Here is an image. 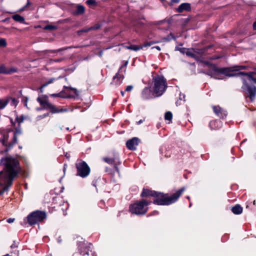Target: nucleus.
<instances>
[{
    "mask_svg": "<svg viewBox=\"0 0 256 256\" xmlns=\"http://www.w3.org/2000/svg\"><path fill=\"white\" fill-rule=\"evenodd\" d=\"M211 69L207 72V74L215 79L222 80L220 74H224L226 76H240L242 81L241 87L244 96V86L245 84L244 79L246 78V74L250 73H256V65L253 67L248 66H234L232 67L218 68L214 64H210Z\"/></svg>",
    "mask_w": 256,
    "mask_h": 256,
    "instance_id": "nucleus-1",
    "label": "nucleus"
},
{
    "mask_svg": "<svg viewBox=\"0 0 256 256\" xmlns=\"http://www.w3.org/2000/svg\"><path fill=\"white\" fill-rule=\"evenodd\" d=\"M0 163L4 166L6 172H3L0 180H4L6 183V186L10 187L12 184L14 178L18 174V170L16 168H19V162L16 158L9 156L2 158Z\"/></svg>",
    "mask_w": 256,
    "mask_h": 256,
    "instance_id": "nucleus-2",
    "label": "nucleus"
},
{
    "mask_svg": "<svg viewBox=\"0 0 256 256\" xmlns=\"http://www.w3.org/2000/svg\"><path fill=\"white\" fill-rule=\"evenodd\" d=\"M185 190L186 188L182 187L170 196L168 194L156 192V194L154 198H153L152 203L158 206H168L172 204L178 200Z\"/></svg>",
    "mask_w": 256,
    "mask_h": 256,
    "instance_id": "nucleus-3",
    "label": "nucleus"
},
{
    "mask_svg": "<svg viewBox=\"0 0 256 256\" xmlns=\"http://www.w3.org/2000/svg\"><path fill=\"white\" fill-rule=\"evenodd\" d=\"M246 78L244 79V97L248 102H252L256 98V73L246 74Z\"/></svg>",
    "mask_w": 256,
    "mask_h": 256,
    "instance_id": "nucleus-4",
    "label": "nucleus"
},
{
    "mask_svg": "<svg viewBox=\"0 0 256 256\" xmlns=\"http://www.w3.org/2000/svg\"><path fill=\"white\" fill-rule=\"evenodd\" d=\"M102 160L105 162L113 165L112 168L106 167L104 170L106 172L112 177L114 176L116 172L120 175V170L118 166L121 164V162L118 153L112 152L110 156L104 157Z\"/></svg>",
    "mask_w": 256,
    "mask_h": 256,
    "instance_id": "nucleus-5",
    "label": "nucleus"
},
{
    "mask_svg": "<svg viewBox=\"0 0 256 256\" xmlns=\"http://www.w3.org/2000/svg\"><path fill=\"white\" fill-rule=\"evenodd\" d=\"M151 203V201L142 198L140 200H138L136 202L131 204L129 206V210L133 214L144 215L148 211V206Z\"/></svg>",
    "mask_w": 256,
    "mask_h": 256,
    "instance_id": "nucleus-6",
    "label": "nucleus"
},
{
    "mask_svg": "<svg viewBox=\"0 0 256 256\" xmlns=\"http://www.w3.org/2000/svg\"><path fill=\"white\" fill-rule=\"evenodd\" d=\"M153 91L157 96H161L166 91L168 86L166 80L162 75H157L152 78Z\"/></svg>",
    "mask_w": 256,
    "mask_h": 256,
    "instance_id": "nucleus-7",
    "label": "nucleus"
},
{
    "mask_svg": "<svg viewBox=\"0 0 256 256\" xmlns=\"http://www.w3.org/2000/svg\"><path fill=\"white\" fill-rule=\"evenodd\" d=\"M72 256H96V254L91 243L82 242L78 246V251L74 252Z\"/></svg>",
    "mask_w": 256,
    "mask_h": 256,
    "instance_id": "nucleus-8",
    "label": "nucleus"
},
{
    "mask_svg": "<svg viewBox=\"0 0 256 256\" xmlns=\"http://www.w3.org/2000/svg\"><path fill=\"white\" fill-rule=\"evenodd\" d=\"M46 213L44 211L36 210L30 213L27 216V222L30 226L42 222L46 218Z\"/></svg>",
    "mask_w": 256,
    "mask_h": 256,
    "instance_id": "nucleus-9",
    "label": "nucleus"
},
{
    "mask_svg": "<svg viewBox=\"0 0 256 256\" xmlns=\"http://www.w3.org/2000/svg\"><path fill=\"white\" fill-rule=\"evenodd\" d=\"M48 96L44 95L42 98L38 97L36 99L37 101L40 103L42 108L46 110H50V112L52 114H56L63 112L66 111V110L63 109L60 107H56L55 106L50 103L48 101Z\"/></svg>",
    "mask_w": 256,
    "mask_h": 256,
    "instance_id": "nucleus-10",
    "label": "nucleus"
},
{
    "mask_svg": "<svg viewBox=\"0 0 256 256\" xmlns=\"http://www.w3.org/2000/svg\"><path fill=\"white\" fill-rule=\"evenodd\" d=\"M76 175L82 178H86L90 172V168L88 164L82 160H78L76 163Z\"/></svg>",
    "mask_w": 256,
    "mask_h": 256,
    "instance_id": "nucleus-11",
    "label": "nucleus"
},
{
    "mask_svg": "<svg viewBox=\"0 0 256 256\" xmlns=\"http://www.w3.org/2000/svg\"><path fill=\"white\" fill-rule=\"evenodd\" d=\"M64 88L72 90V94H66L65 91L62 90L59 93L51 94H50V96L52 98L58 97L64 98H75L76 96L78 95V92L75 88L70 86H64Z\"/></svg>",
    "mask_w": 256,
    "mask_h": 256,
    "instance_id": "nucleus-12",
    "label": "nucleus"
},
{
    "mask_svg": "<svg viewBox=\"0 0 256 256\" xmlns=\"http://www.w3.org/2000/svg\"><path fill=\"white\" fill-rule=\"evenodd\" d=\"M25 118L26 117L23 114L21 115L20 116H17L16 118V122L18 123V124L14 128V134H13L14 143L16 142V136L22 134V133L20 124L23 122Z\"/></svg>",
    "mask_w": 256,
    "mask_h": 256,
    "instance_id": "nucleus-13",
    "label": "nucleus"
},
{
    "mask_svg": "<svg viewBox=\"0 0 256 256\" xmlns=\"http://www.w3.org/2000/svg\"><path fill=\"white\" fill-rule=\"evenodd\" d=\"M8 134H5L2 135V138L0 139V142L6 148L4 150L5 152H8L18 142V136H16V141L14 143L13 138L10 142H8Z\"/></svg>",
    "mask_w": 256,
    "mask_h": 256,
    "instance_id": "nucleus-14",
    "label": "nucleus"
},
{
    "mask_svg": "<svg viewBox=\"0 0 256 256\" xmlns=\"http://www.w3.org/2000/svg\"><path fill=\"white\" fill-rule=\"evenodd\" d=\"M212 108L214 113L220 118L225 119L226 118L227 112L220 106H213Z\"/></svg>",
    "mask_w": 256,
    "mask_h": 256,
    "instance_id": "nucleus-15",
    "label": "nucleus"
},
{
    "mask_svg": "<svg viewBox=\"0 0 256 256\" xmlns=\"http://www.w3.org/2000/svg\"><path fill=\"white\" fill-rule=\"evenodd\" d=\"M140 142V140L136 137L128 140L126 142L127 148L130 150H135L136 149V146Z\"/></svg>",
    "mask_w": 256,
    "mask_h": 256,
    "instance_id": "nucleus-16",
    "label": "nucleus"
},
{
    "mask_svg": "<svg viewBox=\"0 0 256 256\" xmlns=\"http://www.w3.org/2000/svg\"><path fill=\"white\" fill-rule=\"evenodd\" d=\"M18 69L14 67L7 68L4 64L0 65V74H11L14 72H16Z\"/></svg>",
    "mask_w": 256,
    "mask_h": 256,
    "instance_id": "nucleus-17",
    "label": "nucleus"
},
{
    "mask_svg": "<svg viewBox=\"0 0 256 256\" xmlns=\"http://www.w3.org/2000/svg\"><path fill=\"white\" fill-rule=\"evenodd\" d=\"M157 191L144 188L140 194V197L142 198H146L152 197L154 198Z\"/></svg>",
    "mask_w": 256,
    "mask_h": 256,
    "instance_id": "nucleus-18",
    "label": "nucleus"
},
{
    "mask_svg": "<svg viewBox=\"0 0 256 256\" xmlns=\"http://www.w3.org/2000/svg\"><path fill=\"white\" fill-rule=\"evenodd\" d=\"M124 78V76L122 72L118 70V72L113 77V83L116 86H118L121 84L122 82V80Z\"/></svg>",
    "mask_w": 256,
    "mask_h": 256,
    "instance_id": "nucleus-19",
    "label": "nucleus"
},
{
    "mask_svg": "<svg viewBox=\"0 0 256 256\" xmlns=\"http://www.w3.org/2000/svg\"><path fill=\"white\" fill-rule=\"evenodd\" d=\"M222 126V122L220 120H213L210 122L209 126L212 130H216Z\"/></svg>",
    "mask_w": 256,
    "mask_h": 256,
    "instance_id": "nucleus-20",
    "label": "nucleus"
},
{
    "mask_svg": "<svg viewBox=\"0 0 256 256\" xmlns=\"http://www.w3.org/2000/svg\"><path fill=\"white\" fill-rule=\"evenodd\" d=\"M191 4L190 3L184 2L180 4L176 9L178 12L181 13L184 11L190 12L191 10Z\"/></svg>",
    "mask_w": 256,
    "mask_h": 256,
    "instance_id": "nucleus-21",
    "label": "nucleus"
},
{
    "mask_svg": "<svg viewBox=\"0 0 256 256\" xmlns=\"http://www.w3.org/2000/svg\"><path fill=\"white\" fill-rule=\"evenodd\" d=\"M141 96L143 100H148L152 98V91L150 88L146 87L142 90Z\"/></svg>",
    "mask_w": 256,
    "mask_h": 256,
    "instance_id": "nucleus-22",
    "label": "nucleus"
},
{
    "mask_svg": "<svg viewBox=\"0 0 256 256\" xmlns=\"http://www.w3.org/2000/svg\"><path fill=\"white\" fill-rule=\"evenodd\" d=\"M231 210L234 214H240L242 212L243 208L240 204H236L234 206L232 207Z\"/></svg>",
    "mask_w": 256,
    "mask_h": 256,
    "instance_id": "nucleus-23",
    "label": "nucleus"
},
{
    "mask_svg": "<svg viewBox=\"0 0 256 256\" xmlns=\"http://www.w3.org/2000/svg\"><path fill=\"white\" fill-rule=\"evenodd\" d=\"M12 18L16 22H19L20 24H24V18L18 14H15L12 16Z\"/></svg>",
    "mask_w": 256,
    "mask_h": 256,
    "instance_id": "nucleus-24",
    "label": "nucleus"
},
{
    "mask_svg": "<svg viewBox=\"0 0 256 256\" xmlns=\"http://www.w3.org/2000/svg\"><path fill=\"white\" fill-rule=\"evenodd\" d=\"M126 48L128 50L138 51L142 49L143 48V46L135 44H130L129 46H126Z\"/></svg>",
    "mask_w": 256,
    "mask_h": 256,
    "instance_id": "nucleus-25",
    "label": "nucleus"
},
{
    "mask_svg": "<svg viewBox=\"0 0 256 256\" xmlns=\"http://www.w3.org/2000/svg\"><path fill=\"white\" fill-rule=\"evenodd\" d=\"M9 102V98H6V99H0V110L4 109L8 105Z\"/></svg>",
    "mask_w": 256,
    "mask_h": 256,
    "instance_id": "nucleus-26",
    "label": "nucleus"
},
{
    "mask_svg": "<svg viewBox=\"0 0 256 256\" xmlns=\"http://www.w3.org/2000/svg\"><path fill=\"white\" fill-rule=\"evenodd\" d=\"M85 8L82 5H78L76 14H82L84 13Z\"/></svg>",
    "mask_w": 256,
    "mask_h": 256,
    "instance_id": "nucleus-27",
    "label": "nucleus"
},
{
    "mask_svg": "<svg viewBox=\"0 0 256 256\" xmlns=\"http://www.w3.org/2000/svg\"><path fill=\"white\" fill-rule=\"evenodd\" d=\"M54 80H55L54 78H51L49 79L48 82L42 84L40 88V92H42V89L43 88H45L46 86H48L49 84L52 83Z\"/></svg>",
    "mask_w": 256,
    "mask_h": 256,
    "instance_id": "nucleus-28",
    "label": "nucleus"
},
{
    "mask_svg": "<svg viewBox=\"0 0 256 256\" xmlns=\"http://www.w3.org/2000/svg\"><path fill=\"white\" fill-rule=\"evenodd\" d=\"M186 54L187 56H190L192 58H196V54H194V49H192V50L187 49V50L186 52Z\"/></svg>",
    "mask_w": 256,
    "mask_h": 256,
    "instance_id": "nucleus-29",
    "label": "nucleus"
},
{
    "mask_svg": "<svg viewBox=\"0 0 256 256\" xmlns=\"http://www.w3.org/2000/svg\"><path fill=\"white\" fill-rule=\"evenodd\" d=\"M57 28V26L51 24H48L44 27V30H56Z\"/></svg>",
    "mask_w": 256,
    "mask_h": 256,
    "instance_id": "nucleus-30",
    "label": "nucleus"
},
{
    "mask_svg": "<svg viewBox=\"0 0 256 256\" xmlns=\"http://www.w3.org/2000/svg\"><path fill=\"white\" fill-rule=\"evenodd\" d=\"M86 3L90 8L96 6H97V2L95 0H87Z\"/></svg>",
    "mask_w": 256,
    "mask_h": 256,
    "instance_id": "nucleus-31",
    "label": "nucleus"
},
{
    "mask_svg": "<svg viewBox=\"0 0 256 256\" xmlns=\"http://www.w3.org/2000/svg\"><path fill=\"white\" fill-rule=\"evenodd\" d=\"M172 118V114L171 112H166L164 114V119L169 121H171Z\"/></svg>",
    "mask_w": 256,
    "mask_h": 256,
    "instance_id": "nucleus-32",
    "label": "nucleus"
},
{
    "mask_svg": "<svg viewBox=\"0 0 256 256\" xmlns=\"http://www.w3.org/2000/svg\"><path fill=\"white\" fill-rule=\"evenodd\" d=\"M101 27L102 24L99 23H98L95 24L94 26L90 27L89 30H97L100 29Z\"/></svg>",
    "mask_w": 256,
    "mask_h": 256,
    "instance_id": "nucleus-33",
    "label": "nucleus"
},
{
    "mask_svg": "<svg viewBox=\"0 0 256 256\" xmlns=\"http://www.w3.org/2000/svg\"><path fill=\"white\" fill-rule=\"evenodd\" d=\"M8 98H9L10 100H12V105L16 106L18 104V101L16 98L12 97H8Z\"/></svg>",
    "mask_w": 256,
    "mask_h": 256,
    "instance_id": "nucleus-34",
    "label": "nucleus"
},
{
    "mask_svg": "<svg viewBox=\"0 0 256 256\" xmlns=\"http://www.w3.org/2000/svg\"><path fill=\"white\" fill-rule=\"evenodd\" d=\"M164 39L166 41H170L172 39H174L175 40L176 38L172 33H170V35L168 36L166 38H164Z\"/></svg>",
    "mask_w": 256,
    "mask_h": 256,
    "instance_id": "nucleus-35",
    "label": "nucleus"
},
{
    "mask_svg": "<svg viewBox=\"0 0 256 256\" xmlns=\"http://www.w3.org/2000/svg\"><path fill=\"white\" fill-rule=\"evenodd\" d=\"M6 46V42L4 38H0V47H5Z\"/></svg>",
    "mask_w": 256,
    "mask_h": 256,
    "instance_id": "nucleus-36",
    "label": "nucleus"
},
{
    "mask_svg": "<svg viewBox=\"0 0 256 256\" xmlns=\"http://www.w3.org/2000/svg\"><path fill=\"white\" fill-rule=\"evenodd\" d=\"M31 4H32V3H31L30 2H29L28 0V2H26V4L25 6H24L20 10H19V11H20V12H22V11L24 10L26 8H27L28 6H30V5H31Z\"/></svg>",
    "mask_w": 256,
    "mask_h": 256,
    "instance_id": "nucleus-37",
    "label": "nucleus"
},
{
    "mask_svg": "<svg viewBox=\"0 0 256 256\" xmlns=\"http://www.w3.org/2000/svg\"><path fill=\"white\" fill-rule=\"evenodd\" d=\"M90 31V30H89V28H84L79 31H78V33L80 34V32H87Z\"/></svg>",
    "mask_w": 256,
    "mask_h": 256,
    "instance_id": "nucleus-38",
    "label": "nucleus"
},
{
    "mask_svg": "<svg viewBox=\"0 0 256 256\" xmlns=\"http://www.w3.org/2000/svg\"><path fill=\"white\" fill-rule=\"evenodd\" d=\"M133 88L132 86H128L125 89V91L130 92L133 89Z\"/></svg>",
    "mask_w": 256,
    "mask_h": 256,
    "instance_id": "nucleus-39",
    "label": "nucleus"
},
{
    "mask_svg": "<svg viewBox=\"0 0 256 256\" xmlns=\"http://www.w3.org/2000/svg\"><path fill=\"white\" fill-rule=\"evenodd\" d=\"M128 61L126 62H124V64L120 67V68H119L118 70L120 71L121 72H122V70L123 68L124 67H126V66L128 65Z\"/></svg>",
    "mask_w": 256,
    "mask_h": 256,
    "instance_id": "nucleus-40",
    "label": "nucleus"
},
{
    "mask_svg": "<svg viewBox=\"0 0 256 256\" xmlns=\"http://www.w3.org/2000/svg\"><path fill=\"white\" fill-rule=\"evenodd\" d=\"M18 247V244L16 243V241L13 242V244L10 246V248H14Z\"/></svg>",
    "mask_w": 256,
    "mask_h": 256,
    "instance_id": "nucleus-41",
    "label": "nucleus"
},
{
    "mask_svg": "<svg viewBox=\"0 0 256 256\" xmlns=\"http://www.w3.org/2000/svg\"><path fill=\"white\" fill-rule=\"evenodd\" d=\"M187 49L184 48H180L179 51L182 53V54H186V51Z\"/></svg>",
    "mask_w": 256,
    "mask_h": 256,
    "instance_id": "nucleus-42",
    "label": "nucleus"
},
{
    "mask_svg": "<svg viewBox=\"0 0 256 256\" xmlns=\"http://www.w3.org/2000/svg\"><path fill=\"white\" fill-rule=\"evenodd\" d=\"M10 124H11V125L12 126L16 127V121L14 122L12 118H10Z\"/></svg>",
    "mask_w": 256,
    "mask_h": 256,
    "instance_id": "nucleus-43",
    "label": "nucleus"
},
{
    "mask_svg": "<svg viewBox=\"0 0 256 256\" xmlns=\"http://www.w3.org/2000/svg\"><path fill=\"white\" fill-rule=\"evenodd\" d=\"M8 188H9V186H6L0 192V194H2L5 191L7 190H8Z\"/></svg>",
    "mask_w": 256,
    "mask_h": 256,
    "instance_id": "nucleus-44",
    "label": "nucleus"
},
{
    "mask_svg": "<svg viewBox=\"0 0 256 256\" xmlns=\"http://www.w3.org/2000/svg\"><path fill=\"white\" fill-rule=\"evenodd\" d=\"M48 116H49V113L46 112V114H43L42 115L40 116V117L42 118H44Z\"/></svg>",
    "mask_w": 256,
    "mask_h": 256,
    "instance_id": "nucleus-45",
    "label": "nucleus"
},
{
    "mask_svg": "<svg viewBox=\"0 0 256 256\" xmlns=\"http://www.w3.org/2000/svg\"><path fill=\"white\" fill-rule=\"evenodd\" d=\"M63 60H64V58H56V59H54L53 60H54V62H62Z\"/></svg>",
    "mask_w": 256,
    "mask_h": 256,
    "instance_id": "nucleus-46",
    "label": "nucleus"
},
{
    "mask_svg": "<svg viewBox=\"0 0 256 256\" xmlns=\"http://www.w3.org/2000/svg\"><path fill=\"white\" fill-rule=\"evenodd\" d=\"M15 220V219L14 218H8L7 220H6V222H8V223H12V222H14V220Z\"/></svg>",
    "mask_w": 256,
    "mask_h": 256,
    "instance_id": "nucleus-47",
    "label": "nucleus"
},
{
    "mask_svg": "<svg viewBox=\"0 0 256 256\" xmlns=\"http://www.w3.org/2000/svg\"><path fill=\"white\" fill-rule=\"evenodd\" d=\"M171 156V152L170 150H168V153L165 154V156L166 158H170Z\"/></svg>",
    "mask_w": 256,
    "mask_h": 256,
    "instance_id": "nucleus-48",
    "label": "nucleus"
},
{
    "mask_svg": "<svg viewBox=\"0 0 256 256\" xmlns=\"http://www.w3.org/2000/svg\"><path fill=\"white\" fill-rule=\"evenodd\" d=\"M66 48H63L58 49V50H52V52L55 53L56 52H60V51H62V50H66Z\"/></svg>",
    "mask_w": 256,
    "mask_h": 256,
    "instance_id": "nucleus-49",
    "label": "nucleus"
},
{
    "mask_svg": "<svg viewBox=\"0 0 256 256\" xmlns=\"http://www.w3.org/2000/svg\"><path fill=\"white\" fill-rule=\"evenodd\" d=\"M142 46H143V47H146V46H150V42H144Z\"/></svg>",
    "mask_w": 256,
    "mask_h": 256,
    "instance_id": "nucleus-50",
    "label": "nucleus"
},
{
    "mask_svg": "<svg viewBox=\"0 0 256 256\" xmlns=\"http://www.w3.org/2000/svg\"><path fill=\"white\" fill-rule=\"evenodd\" d=\"M252 28L254 30H256V20L253 23Z\"/></svg>",
    "mask_w": 256,
    "mask_h": 256,
    "instance_id": "nucleus-51",
    "label": "nucleus"
},
{
    "mask_svg": "<svg viewBox=\"0 0 256 256\" xmlns=\"http://www.w3.org/2000/svg\"><path fill=\"white\" fill-rule=\"evenodd\" d=\"M144 120H138V121L136 122V124H141L142 123V122H144Z\"/></svg>",
    "mask_w": 256,
    "mask_h": 256,
    "instance_id": "nucleus-52",
    "label": "nucleus"
},
{
    "mask_svg": "<svg viewBox=\"0 0 256 256\" xmlns=\"http://www.w3.org/2000/svg\"><path fill=\"white\" fill-rule=\"evenodd\" d=\"M152 48H156V50H158L159 51H160V50H161L159 46H154V47Z\"/></svg>",
    "mask_w": 256,
    "mask_h": 256,
    "instance_id": "nucleus-53",
    "label": "nucleus"
},
{
    "mask_svg": "<svg viewBox=\"0 0 256 256\" xmlns=\"http://www.w3.org/2000/svg\"><path fill=\"white\" fill-rule=\"evenodd\" d=\"M27 102H28V98H26V99L24 101V106H27Z\"/></svg>",
    "mask_w": 256,
    "mask_h": 256,
    "instance_id": "nucleus-54",
    "label": "nucleus"
},
{
    "mask_svg": "<svg viewBox=\"0 0 256 256\" xmlns=\"http://www.w3.org/2000/svg\"><path fill=\"white\" fill-rule=\"evenodd\" d=\"M171 2L173 3H178L180 2V0H171Z\"/></svg>",
    "mask_w": 256,
    "mask_h": 256,
    "instance_id": "nucleus-55",
    "label": "nucleus"
},
{
    "mask_svg": "<svg viewBox=\"0 0 256 256\" xmlns=\"http://www.w3.org/2000/svg\"><path fill=\"white\" fill-rule=\"evenodd\" d=\"M150 46H152V44H154L156 43V42H155V41H153V40H152V41H150Z\"/></svg>",
    "mask_w": 256,
    "mask_h": 256,
    "instance_id": "nucleus-56",
    "label": "nucleus"
},
{
    "mask_svg": "<svg viewBox=\"0 0 256 256\" xmlns=\"http://www.w3.org/2000/svg\"><path fill=\"white\" fill-rule=\"evenodd\" d=\"M158 214V212L156 211H154L152 212L149 216L153 215L154 214Z\"/></svg>",
    "mask_w": 256,
    "mask_h": 256,
    "instance_id": "nucleus-57",
    "label": "nucleus"
},
{
    "mask_svg": "<svg viewBox=\"0 0 256 256\" xmlns=\"http://www.w3.org/2000/svg\"><path fill=\"white\" fill-rule=\"evenodd\" d=\"M120 94H122V96H124V91L121 90V91H120Z\"/></svg>",
    "mask_w": 256,
    "mask_h": 256,
    "instance_id": "nucleus-58",
    "label": "nucleus"
},
{
    "mask_svg": "<svg viewBox=\"0 0 256 256\" xmlns=\"http://www.w3.org/2000/svg\"><path fill=\"white\" fill-rule=\"evenodd\" d=\"M180 48H179L178 46H176V50H178L179 51Z\"/></svg>",
    "mask_w": 256,
    "mask_h": 256,
    "instance_id": "nucleus-59",
    "label": "nucleus"
},
{
    "mask_svg": "<svg viewBox=\"0 0 256 256\" xmlns=\"http://www.w3.org/2000/svg\"><path fill=\"white\" fill-rule=\"evenodd\" d=\"M14 130H12V129H10V130H8V132H14Z\"/></svg>",
    "mask_w": 256,
    "mask_h": 256,
    "instance_id": "nucleus-60",
    "label": "nucleus"
},
{
    "mask_svg": "<svg viewBox=\"0 0 256 256\" xmlns=\"http://www.w3.org/2000/svg\"><path fill=\"white\" fill-rule=\"evenodd\" d=\"M2 174H3V172L2 171L0 172V177L2 175Z\"/></svg>",
    "mask_w": 256,
    "mask_h": 256,
    "instance_id": "nucleus-61",
    "label": "nucleus"
},
{
    "mask_svg": "<svg viewBox=\"0 0 256 256\" xmlns=\"http://www.w3.org/2000/svg\"><path fill=\"white\" fill-rule=\"evenodd\" d=\"M116 102V99H114V100L112 103H113V104H114V103H115Z\"/></svg>",
    "mask_w": 256,
    "mask_h": 256,
    "instance_id": "nucleus-62",
    "label": "nucleus"
},
{
    "mask_svg": "<svg viewBox=\"0 0 256 256\" xmlns=\"http://www.w3.org/2000/svg\"><path fill=\"white\" fill-rule=\"evenodd\" d=\"M18 148H20V149H22V146H18Z\"/></svg>",
    "mask_w": 256,
    "mask_h": 256,
    "instance_id": "nucleus-63",
    "label": "nucleus"
}]
</instances>
